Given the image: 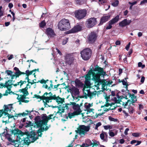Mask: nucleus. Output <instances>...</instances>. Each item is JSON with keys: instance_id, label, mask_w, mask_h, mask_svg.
Segmentation results:
<instances>
[{"instance_id": "obj_25", "label": "nucleus", "mask_w": 147, "mask_h": 147, "mask_svg": "<svg viewBox=\"0 0 147 147\" xmlns=\"http://www.w3.org/2000/svg\"><path fill=\"white\" fill-rule=\"evenodd\" d=\"M19 142L17 137L15 140H13L12 141V144L14 145L15 147H19L20 145Z\"/></svg>"}, {"instance_id": "obj_36", "label": "nucleus", "mask_w": 147, "mask_h": 147, "mask_svg": "<svg viewBox=\"0 0 147 147\" xmlns=\"http://www.w3.org/2000/svg\"><path fill=\"white\" fill-rule=\"evenodd\" d=\"M29 94H23V95H21L20 96L21 99L20 101H21L22 100H24L27 98L26 96L28 95Z\"/></svg>"}, {"instance_id": "obj_49", "label": "nucleus", "mask_w": 147, "mask_h": 147, "mask_svg": "<svg viewBox=\"0 0 147 147\" xmlns=\"http://www.w3.org/2000/svg\"><path fill=\"white\" fill-rule=\"evenodd\" d=\"M137 101V99H136L135 100H130V101H129V106H131V103H134Z\"/></svg>"}, {"instance_id": "obj_39", "label": "nucleus", "mask_w": 147, "mask_h": 147, "mask_svg": "<svg viewBox=\"0 0 147 147\" xmlns=\"http://www.w3.org/2000/svg\"><path fill=\"white\" fill-rule=\"evenodd\" d=\"M86 104L87 103H86L84 104L86 110L89 109L90 108V107L92 106V105L91 104H90V103L88 104V105H87Z\"/></svg>"}, {"instance_id": "obj_11", "label": "nucleus", "mask_w": 147, "mask_h": 147, "mask_svg": "<svg viewBox=\"0 0 147 147\" xmlns=\"http://www.w3.org/2000/svg\"><path fill=\"white\" fill-rule=\"evenodd\" d=\"M25 135L27 136V137L25 138H24V141H25L24 144L28 146L30 144L31 142V141L30 140V138H31L32 137V136H34V135L32 134L30 135L29 134V131L25 132Z\"/></svg>"}, {"instance_id": "obj_30", "label": "nucleus", "mask_w": 147, "mask_h": 147, "mask_svg": "<svg viewBox=\"0 0 147 147\" xmlns=\"http://www.w3.org/2000/svg\"><path fill=\"white\" fill-rule=\"evenodd\" d=\"M66 63L69 65H71L73 62L72 57L67 58L66 59Z\"/></svg>"}, {"instance_id": "obj_60", "label": "nucleus", "mask_w": 147, "mask_h": 147, "mask_svg": "<svg viewBox=\"0 0 147 147\" xmlns=\"http://www.w3.org/2000/svg\"><path fill=\"white\" fill-rule=\"evenodd\" d=\"M8 94H10V91L8 92L7 90H6L5 92V93L3 94L4 96H7L8 95Z\"/></svg>"}, {"instance_id": "obj_15", "label": "nucleus", "mask_w": 147, "mask_h": 147, "mask_svg": "<svg viewBox=\"0 0 147 147\" xmlns=\"http://www.w3.org/2000/svg\"><path fill=\"white\" fill-rule=\"evenodd\" d=\"M70 105H71L72 107L74 110L76 111L79 110L81 112V109H80V106L79 104H76V103L74 102H70Z\"/></svg>"}, {"instance_id": "obj_8", "label": "nucleus", "mask_w": 147, "mask_h": 147, "mask_svg": "<svg viewBox=\"0 0 147 147\" xmlns=\"http://www.w3.org/2000/svg\"><path fill=\"white\" fill-rule=\"evenodd\" d=\"M97 37V35L94 32H91L88 36V42L90 43H94Z\"/></svg>"}, {"instance_id": "obj_17", "label": "nucleus", "mask_w": 147, "mask_h": 147, "mask_svg": "<svg viewBox=\"0 0 147 147\" xmlns=\"http://www.w3.org/2000/svg\"><path fill=\"white\" fill-rule=\"evenodd\" d=\"M46 33L50 37H53L55 35L54 31L50 28H48L47 29Z\"/></svg>"}, {"instance_id": "obj_42", "label": "nucleus", "mask_w": 147, "mask_h": 147, "mask_svg": "<svg viewBox=\"0 0 147 147\" xmlns=\"http://www.w3.org/2000/svg\"><path fill=\"white\" fill-rule=\"evenodd\" d=\"M119 2L118 0H116L114 2L112 3V5L114 7H117L119 5Z\"/></svg>"}, {"instance_id": "obj_24", "label": "nucleus", "mask_w": 147, "mask_h": 147, "mask_svg": "<svg viewBox=\"0 0 147 147\" xmlns=\"http://www.w3.org/2000/svg\"><path fill=\"white\" fill-rule=\"evenodd\" d=\"M28 88L26 87L25 88L19 90V91L23 93V94H29V92L28 91Z\"/></svg>"}, {"instance_id": "obj_34", "label": "nucleus", "mask_w": 147, "mask_h": 147, "mask_svg": "<svg viewBox=\"0 0 147 147\" xmlns=\"http://www.w3.org/2000/svg\"><path fill=\"white\" fill-rule=\"evenodd\" d=\"M6 129H5V131L4 132L2 133V135L3 136H10V135L7 132V127H6Z\"/></svg>"}, {"instance_id": "obj_2", "label": "nucleus", "mask_w": 147, "mask_h": 147, "mask_svg": "<svg viewBox=\"0 0 147 147\" xmlns=\"http://www.w3.org/2000/svg\"><path fill=\"white\" fill-rule=\"evenodd\" d=\"M85 85H84L83 90L84 91V97L85 98H87L88 97L90 99L93 98L94 96H95L97 93V91H95L93 92H91L89 89L87 88H90L91 85L90 82V86H88L86 85V79L85 78Z\"/></svg>"}, {"instance_id": "obj_4", "label": "nucleus", "mask_w": 147, "mask_h": 147, "mask_svg": "<svg viewBox=\"0 0 147 147\" xmlns=\"http://www.w3.org/2000/svg\"><path fill=\"white\" fill-rule=\"evenodd\" d=\"M92 52L90 48L85 49L80 52L81 57L84 60H88L91 58Z\"/></svg>"}, {"instance_id": "obj_23", "label": "nucleus", "mask_w": 147, "mask_h": 147, "mask_svg": "<svg viewBox=\"0 0 147 147\" xmlns=\"http://www.w3.org/2000/svg\"><path fill=\"white\" fill-rule=\"evenodd\" d=\"M11 77V79L8 80L7 81H6V82H9V83H11V85H13V83L12 82L13 81V79L14 78V77H15V79H16V78H19V77L18 76H16V75L15 73L14 74H11V75L10 76Z\"/></svg>"}, {"instance_id": "obj_56", "label": "nucleus", "mask_w": 147, "mask_h": 147, "mask_svg": "<svg viewBox=\"0 0 147 147\" xmlns=\"http://www.w3.org/2000/svg\"><path fill=\"white\" fill-rule=\"evenodd\" d=\"M61 99V98L59 96H58L57 97L56 96V99H55V100L58 103H60V99Z\"/></svg>"}, {"instance_id": "obj_55", "label": "nucleus", "mask_w": 147, "mask_h": 147, "mask_svg": "<svg viewBox=\"0 0 147 147\" xmlns=\"http://www.w3.org/2000/svg\"><path fill=\"white\" fill-rule=\"evenodd\" d=\"M132 135L134 136L138 137L139 136V133H133L132 134Z\"/></svg>"}, {"instance_id": "obj_48", "label": "nucleus", "mask_w": 147, "mask_h": 147, "mask_svg": "<svg viewBox=\"0 0 147 147\" xmlns=\"http://www.w3.org/2000/svg\"><path fill=\"white\" fill-rule=\"evenodd\" d=\"M27 125H25V127H30L32 126V124L31 121H29L28 123H26Z\"/></svg>"}, {"instance_id": "obj_41", "label": "nucleus", "mask_w": 147, "mask_h": 147, "mask_svg": "<svg viewBox=\"0 0 147 147\" xmlns=\"http://www.w3.org/2000/svg\"><path fill=\"white\" fill-rule=\"evenodd\" d=\"M70 102L69 103H67L66 104H63V108L65 109V108L66 109H69V108L68 107V105H70Z\"/></svg>"}, {"instance_id": "obj_50", "label": "nucleus", "mask_w": 147, "mask_h": 147, "mask_svg": "<svg viewBox=\"0 0 147 147\" xmlns=\"http://www.w3.org/2000/svg\"><path fill=\"white\" fill-rule=\"evenodd\" d=\"M47 126V123L42 121L41 123V125H40L39 127H43L42 126L43 125Z\"/></svg>"}, {"instance_id": "obj_6", "label": "nucleus", "mask_w": 147, "mask_h": 147, "mask_svg": "<svg viewBox=\"0 0 147 147\" xmlns=\"http://www.w3.org/2000/svg\"><path fill=\"white\" fill-rule=\"evenodd\" d=\"M97 23L96 18H91L87 19L86 22V26L89 28H91L95 26Z\"/></svg>"}, {"instance_id": "obj_1", "label": "nucleus", "mask_w": 147, "mask_h": 147, "mask_svg": "<svg viewBox=\"0 0 147 147\" xmlns=\"http://www.w3.org/2000/svg\"><path fill=\"white\" fill-rule=\"evenodd\" d=\"M92 77V80L95 82H99L100 80V77L104 78V77L106 75V71H104L103 68L98 66L93 70L90 69L85 76L86 79V85L88 86H90V81L91 79V75Z\"/></svg>"}, {"instance_id": "obj_7", "label": "nucleus", "mask_w": 147, "mask_h": 147, "mask_svg": "<svg viewBox=\"0 0 147 147\" xmlns=\"http://www.w3.org/2000/svg\"><path fill=\"white\" fill-rule=\"evenodd\" d=\"M89 130V126H86L84 125H80L77 128V130H76V131L80 135H84L85 132L88 131Z\"/></svg>"}, {"instance_id": "obj_57", "label": "nucleus", "mask_w": 147, "mask_h": 147, "mask_svg": "<svg viewBox=\"0 0 147 147\" xmlns=\"http://www.w3.org/2000/svg\"><path fill=\"white\" fill-rule=\"evenodd\" d=\"M53 115L54 114H51L49 115L48 116H47L46 118L49 120L51 119H52V117H51L53 116Z\"/></svg>"}, {"instance_id": "obj_59", "label": "nucleus", "mask_w": 147, "mask_h": 147, "mask_svg": "<svg viewBox=\"0 0 147 147\" xmlns=\"http://www.w3.org/2000/svg\"><path fill=\"white\" fill-rule=\"evenodd\" d=\"M25 72L28 73V75H29V76H30V75H31L32 73V70L31 71H30L28 70H26V71Z\"/></svg>"}, {"instance_id": "obj_40", "label": "nucleus", "mask_w": 147, "mask_h": 147, "mask_svg": "<svg viewBox=\"0 0 147 147\" xmlns=\"http://www.w3.org/2000/svg\"><path fill=\"white\" fill-rule=\"evenodd\" d=\"M107 134L106 132L102 133L100 134V138L102 140H103L105 138V135H107Z\"/></svg>"}, {"instance_id": "obj_46", "label": "nucleus", "mask_w": 147, "mask_h": 147, "mask_svg": "<svg viewBox=\"0 0 147 147\" xmlns=\"http://www.w3.org/2000/svg\"><path fill=\"white\" fill-rule=\"evenodd\" d=\"M104 127L105 129L107 130L108 129L112 128L113 126L110 125H105L104 126Z\"/></svg>"}, {"instance_id": "obj_47", "label": "nucleus", "mask_w": 147, "mask_h": 147, "mask_svg": "<svg viewBox=\"0 0 147 147\" xmlns=\"http://www.w3.org/2000/svg\"><path fill=\"white\" fill-rule=\"evenodd\" d=\"M113 100L115 101V103H120H120V100H118L117 98L115 97H114V98L113 99Z\"/></svg>"}, {"instance_id": "obj_64", "label": "nucleus", "mask_w": 147, "mask_h": 147, "mask_svg": "<svg viewBox=\"0 0 147 147\" xmlns=\"http://www.w3.org/2000/svg\"><path fill=\"white\" fill-rule=\"evenodd\" d=\"M147 3V0H143L140 2V4H143Z\"/></svg>"}, {"instance_id": "obj_5", "label": "nucleus", "mask_w": 147, "mask_h": 147, "mask_svg": "<svg viewBox=\"0 0 147 147\" xmlns=\"http://www.w3.org/2000/svg\"><path fill=\"white\" fill-rule=\"evenodd\" d=\"M87 14V12L86 9L76 10L74 12L75 17L78 20L84 19L86 16Z\"/></svg>"}, {"instance_id": "obj_38", "label": "nucleus", "mask_w": 147, "mask_h": 147, "mask_svg": "<svg viewBox=\"0 0 147 147\" xmlns=\"http://www.w3.org/2000/svg\"><path fill=\"white\" fill-rule=\"evenodd\" d=\"M44 96L43 99H42V100H45V101L47 103H49V102H51V100H50L48 98V96Z\"/></svg>"}, {"instance_id": "obj_20", "label": "nucleus", "mask_w": 147, "mask_h": 147, "mask_svg": "<svg viewBox=\"0 0 147 147\" xmlns=\"http://www.w3.org/2000/svg\"><path fill=\"white\" fill-rule=\"evenodd\" d=\"M14 70L16 71L15 73L16 74L17 76H18L19 77L21 74H25V73L20 71L19 69L16 67H14Z\"/></svg>"}, {"instance_id": "obj_37", "label": "nucleus", "mask_w": 147, "mask_h": 147, "mask_svg": "<svg viewBox=\"0 0 147 147\" xmlns=\"http://www.w3.org/2000/svg\"><path fill=\"white\" fill-rule=\"evenodd\" d=\"M5 73L6 74L7 76H10L11 74L13 73V72L11 70H7L5 71Z\"/></svg>"}, {"instance_id": "obj_12", "label": "nucleus", "mask_w": 147, "mask_h": 147, "mask_svg": "<svg viewBox=\"0 0 147 147\" xmlns=\"http://www.w3.org/2000/svg\"><path fill=\"white\" fill-rule=\"evenodd\" d=\"M131 22V21L130 20H127V19H125L123 20L120 22L119 23V26L121 27H123L125 26L129 25Z\"/></svg>"}, {"instance_id": "obj_16", "label": "nucleus", "mask_w": 147, "mask_h": 147, "mask_svg": "<svg viewBox=\"0 0 147 147\" xmlns=\"http://www.w3.org/2000/svg\"><path fill=\"white\" fill-rule=\"evenodd\" d=\"M81 111L79 110L76 111L73 113H68V117L69 119H71L74 117L76 115H80Z\"/></svg>"}, {"instance_id": "obj_29", "label": "nucleus", "mask_w": 147, "mask_h": 147, "mask_svg": "<svg viewBox=\"0 0 147 147\" xmlns=\"http://www.w3.org/2000/svg\"><path fill=\"white\" fill-rule=\"evenodd\" d=\"M17 138L19 141L20 142L19 143L20 145V147H21V146L22 145H25V141H24V138H21L20 137H18V136L17 137Z\"/></svg>"}, {"instance_id": "obj_44", "label": "nucleus", "mask_w": 147, "mask_h": 147, "mask_svg": "<svg viewBox=\"0 0 147 147\" xmlns=\"http://www.w3.org/2000/svg\"><path fill=\"white\" fill-rule=\"evenodd\" d=\"M48 98L51 100H55L56 99V96L54 95L53 96H48Z\"/></svg>"}, {"instance_id": "obj_63", "label": "nucleus", "mask_w": 147, "mask_h": 147, "mask_svg": "<svg viewBox=\"0 0 147 147\" xmlns=\"http://www.w3.org/2000/svg\"><path fill=\"white\" fill-rule=\"evenodd\" d=\"M109 119L111 121H117V119H115V118H114L112 117H111L110 118L109 117Z\"/></svg>"}, {"instance_id": "obj_53", "label": "nucleus", "mask_w": 147, "mask_h": 147, "mask_svg": "<svg viewBox=\"0 0 147 147\" xmlns=\"http://www.w3.org/2000/svg\"><path fill=\"white\" fill-rule=\"evenodd\" d=\"M52 107L53 108H55L57 107L58 108V111L57 112V113H60V112L61 111V107H59L56 106H52Z\"/></svg>"}, {"instance_id": "obj_51", "label": "nucleus", "mask_w": 147, "mask_h": 147, "mask_svg": "<svg viewBox=\"0 0 147 147\" xmlns=\"http://www.w3.org/2000/svg\"><path fill=\"white\" fill-rule=\"evenodd\" d=\"M43 102L44 103V105L45 106V107H50L53 106V105H49L47 104V102H46L45 101H44V100H42Z\"/></svg>"}, {"instance_id": "obj_33", "label": "nucleus", "mask_w": 147, "mask_h": 147, "mask_svg": "<svg viewBox=\"0 0 147 147\" xmlns=\"http://www.w3.org/2000/svg\"><path fill=\"white\" fill-rule=\"evenodd\" d=\"M46 25V22L44 20L42 21L39 24V27L42 28H43Z\"/></svg>"}, {"instance_id": "obj_35", "label": "nucleus", "mask_w": 147, "mask_h": 147, "mask_svg": "<svg viewBox=\"0 0 147 147\" xmlns=\"http://www.w3.org/2000/svg\"><path fill=\"white\" fill-rule=\"evenodd\" d=\"M95 83H100L101 84H102V86H105L106 85V80H101L99 82H95Z\"/></svg>"}, {"instance_id": "obj_31", "label": "nucleus", "mask_w": 147, "mask_h": 147, "mask_svg": "<svg viewBox=\"0 0 147 147\" xmlns=\"http://www.w3.org/2000/svg\"><path fill=\"white\" fill-rule=\"evenodd\" d=\"M128 109L129 112L130 113H133L134 112V109L133 107H132L131 106H129V105L128 107Z\"/></svg>"}, {"instance_id": "obj_9", "label": "nucleus", "mask_w": 147, "mask_h": 147, "mask_svg": "<svg viewBox=\"0 0 147 147\" xmlns=\"http://www.w3.org/2000/svg\"><path fill=\"white\" fill-rule=\"evenodd\" d=\"M119 19V15H117L115 17L109 21L108 24V26L106 28V30H107L111 29L112 26V25L117 22Z\"/></svg>"}, {"instance_id": "obj_58", "label": "nucleus", "mask_w": 147, "mask_h": 147, "mask_svg": "<svg viewBox=\"0 0 147 147\" xmlns=\"http://www.w3.org/2000/svg\"><path fill=\"white\" fill-rule=\"evenodd\" d=\"M109 135L111 137H114L115 136V133L113 132L110 131L109 132Z\"/></svg>"}, {"instance_id": "obj_22", "label": "nucleus", "mask_w": 147, "mask_h": 147, "mask_svg": "<svg viewBox=\"0 0 147 147\" xmlns=\"http://www.w3.org/2000/svg\"><path fill=\"white\" fill-rule=\"evenodd\" d=\"M29 134L34 135V136H32V137L31 138H32V140L31 141L32 143H33L36 140L35 137V136L36 135V133L34 131L32 130L30 132H29Z\"/></svg>"}, {"instance_id": "obj_21", "label": "nucleus", "mask_w": 147, "mask_h": 147, "mask_svg": "<svg viewBox=\"0 0 147 147\" xmlns=\"http://www.w3.org/2000/svg\"><path fill=\"white\" fill-rule=\"evenodd\" d=\"M48 94V93L47 92H45L44 94L42 96H40V95H38L36 94H34L33 97V98H36L37 99H40V100H43V98L44 96H47Z\"/></svg>"}, {"instance_id": "obj_3", "label": "nucleus", "mask_w": 147, "mask_h": 147, "mask_svg": "<svg viewBox=\"0 0 147 147\" xmlns=\"http://www.w3.org/2000/svg\"><path fill=\"white\" fill-rule=\"evenodd\" d=\"M58 28L61 31H66L70 28V24L69 20L63 19L58 24Z\"/></svg>"}, {"instance_id": "obj_61", "label": "nucleus", "mask_w": 147, "mask_h": 147, "mask_svg": "<svg viewBox=\"0 0 147 147\" xmlns=\"http://www.w3.org/2000/svg\"><path fill=\"white\" fill-rule=\"evenodd\" d=\"M137 96H135L134 94H132V96L130 97L131 100H135L136 99Z\"/></svg>"}, {"instance_id": "obj_28", "label": "nucleus", "mask_w": 147, "mask_h": 147, "mask_svg": "<svg viewBox=\"0 0 147 147\" xmlns=\"http://www.w3.org/2000/svg\"><path fill=\"white\" fill-rule=\"evenodd\" d=\"M75 82L76 86L81 87L82 86V84L81 81L78 79H76L75 81Z\"/></svg>"}, {"instance_id": "obj_14", "label": "nucleus", "mask_w": 147, "mask_h": 147, "mask_svg": "<svg viewBox=\"0 0 147 147\" xmlns=\"http://www.w3.org/2000/svg\"><path fill=\"white\" fill-rule=\"evenodd\" d=\"M110 17V15L103 16L100 19V21L99 24V25H101L103 24L104 23L108 21Z\"/></svg>"}, {"instance_id": "obj_13", "label": "nucleus", "mask_w": 147, "mask_h": 147, "mask_svg": "<svg viewBox=\"0 0 147 147\" xmlns=\"http://www.w3.org/2000/svg\"><path fill=\"white\" fill-rule=\"evenodd\" d=\"M68 91L70 92L71 93L73 94L74 96L78 95L80 94L79 89L75 87L69 88V90Z\"/></svg>"}, {"instance_id": "obj_62", "label": "nucleus", "mask_w": 147, "mask_h": 147, "mask_svg": "<svg viewBox=\"0 0 147 147\" xmlns=\"http://www.w3.org/2000/svg\"><path fill=\"white\" fill-rule=\"evenodd\" d=\"M130 45V42H129L127 44V46H126L125 47V49H126L127 51H128L129 49V48Z\"/></svg>"}, {"instance_id": "obj_10", "label": "nucleus", "mask_w": 147, "mask_h": 147, "mask_svg": "<svg viewBox=\"0 0 147 147\" xmlns=\"http://www.w3.org/2000/svg\"><path fill=\"white\" fill-rule=\"evenodd\" d=\"M82 29V27L79 25H78L75 26L66 32V34H69L70 33H75L80 31Z\"/></svg>"}, {"instance_id": "obj_18", "label": "nucleus", "mask_w": 147, "mask_h": 147, "mask_svg": "<svg viewBox=\"0 0 147 147\" xmlns=\"http://www.w3.org/2000/svg\"><path fill=\"white\" fill-rule=\"evenodd\" d=\"M34 119L35 121V124L37 127L38 128L39 127L42 122V120H41L40 117L39 116H36L35 117Z\"/></svg>"}, {"instance_id": "obj_45", "label": "nucleus", "mask_w": 147, "mask_h": 147, "mask_svg": "<svg viewBox=\"0 0 147 147\" xmlns=\"http://www.w3.org/2000/svg\"><path fill=\"white\" fill-rule=\"evenodd\" d=\"M101 125L102 123L100 122H98L97 123L95 127L94 128L96 130H98V127L100 126Z\"/></svg>"}, {"instance_id": "obj_19", "label": "nucleus", "mask_w": 147, "mask_h": 147, "mask_svg": "<svg viewBox=\"0 0 147 147\" xmlns=\"http://www.w3.org/2000/svg\"><path fill=\"white\" fill-rule=\"evenodd\" d=\"M13 84H11V83H9V82H5V84L3 83V84H1V86H2L3 88H6L7 89V90H8L9 91H10L11 90V88L12 87L11 86Z\"/></svg>"}, {"instance_id": "obj_26", "label": "nucleus", "mask_w": 147, "mask_h": 147, "mask_svg": "<svg viewBox=\"0 0 147 147\" xmlns=\"http://www.w3.org/2000/svg\"><path fill=\"white\" fill-rule=\"evenodd\" d=\"M40 128L37 131V132L38 134L39 132H42L44 131H47L49 127L48 126H46L45 128H44V127H40Z\"/></svg>"}, {"instance_id": "obj_27", "label": "nucleus", "mask_w": 147, "mask_h": 147, "mask_svg": "<svg viewBox=\"0 0 147 147\" xmlns=\"http://www.w3.org/2000/svg\"><path fill=\"white\" fill-rule=\"evenodd\" d=\"M76 4L81 5L86 3L87 0H75Z\"/></svg>"}, {"instance_id": "obj_54", "label": "nucleus", "mask_w": 147, "mask_h": 147, "mask_svg": "<svg viewBox=\"0 0 147 147\" xmlns=\"http://www.w3.org/2000/svg\"><path fill=\"white\" fill-rule=\"evenodd\" d=\"M38 82H40L41 84H45L46 83V81H45V80H44V79H42L41 80H38V82H37V83Z\"/></svg>"}, {"instance_id": "obj_52", "label": "nucleus", "mask_w": 147, "mask_h": 147, "mask_svg": "<svg viewBox=\"0 0 147 147\" xmlns=\"http://www.w3.org/2000/svg\"><path fill=\"white\" fill-rule=\"evenodd\" d=\"M3 114H4V115H5V117H3V119H5L7 117L8 115H9V113H8L7 112L5 111L4 110Z\"/></svg>"}, {"instance_id": "obj_43", "label": "nucleus", "mask_w": 147, "mask_h": 147, "mask_svg": "<svg viewBox=\"0 0 147 147\" xmlns=\"http://www.w3.org/2000/svg\"><path fill=\"white\" fill-rule=\"evenodd\" d=\"M129 101H130V100L129 99L128 100L127 102L125 103L123 102H122V105L124 106V108H125L128 105V103L129 102Z\"/></svg>"}, {"instance_id": "obj_32", "label": "nucleus", "mask_w": 147, "mask_h": 147, "mask_svg": "<svg viewBox=\"0 0 147 147\" xmlns=\"http://www.w3.org/2000/svg\"><path fill=\"white\" fill-rule=\"evenodd\" d=\"M23 133L21 130L17 129H16V135H22V137Z\"/></svg>"}]
</instances>
